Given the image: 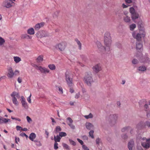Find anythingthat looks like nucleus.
I'll return each instance as SVG.
<instances>
[{"label":"nucleus","mask_w":150,"mask_h":150,"mask_svg":"<svg viewBox=\"0 0 150 150\" xmlns=\"http://www.w3.org/2000/svg\"><path fill=\"white\" fill-rule=\"evenodd\" d=\"M83 81L85 83L89 86H91L94 82L93 75L91 72H86L85 74Z\"/></svg>","instance_id":"1"},{"label":"nucleus","mask_w":150,"mask_h":150,"mask_svg":"<svg viewBox=\"0 0 150 150\" xmlns=\"http://www.w3.org/2000/svg\"><path fill=\"white\" fill-rule=\"evenodd\" d=\"M65 80L67 85L71 87L72 86V78L73 75L72 73L69 71H67L65 73Z\"/></svg>","instance_id":"2"},{"label":"nucleus","mask_w":150,"mask_h":150,"mask_svg":"<svg viewBox=\"0 0 150 150\" xmlns=\"http://www.w3.org/2000/svg\"><path fill=\"white\" fill-rule=\"evenodd\" d=\"M11 96L12 97V100L13 104L15 105L18 106L19 104V102L17 98L19 99L20 97L19 93L13 91L11 94Z\"/></svg>","instance_id":"3"},{"label":"nucleus","mask_w":150,"mask_h":150,"mask_svg":"<svg viewBox=\"0 0 150 150\" xmlns=\"http://www.w3.org/2000/svg\"><path fill=\"white\" fill-rule=\"evenodd\" d=\"M118 118V116L116 114L110 115L107 118V121L111 125H114L116 123Z\"/></svg>","instance_id":"4"},{"label":"nucleus","mask_w":150,"mask_h":150,"mask_svg":"<svg viewBox=\"0 0 150 150\" xmlns=\"http://www.w3.org/2000/svg\"><path fill=\"white\" fill-rule=\"evenodd\" d=\"M141 145L144 148L148 149L150 147V139H147L146 137L141 139Z\"/></svg>","instance_id":"5"},{"label":"nucleus","mask_w":150,"mask_h":150,"mask_svg":"<svg viewBox=\"0 0 150 150\" xmlns=\"http://www.w3.org/2000/svg\"><path fill=\"white\" fill-rule=\"evenodd\" d=\"M105 46V51L107 52L110 51L111 49L112 40H104Z\"/></svg>","instance_id":"6"},{"label":"nucleus","mask_w":150,"mask_h":150,"mask_svg":"<svg viewBox=\"0 0 150 150\" xmlns=\"http://www.w3.org/2000/svg\"><path fill=\"white\" fill-rule=\"evenodd\" d=\"M34 67L36 69L39 70L41 73L45 74L50 73V70L45 67H42L40 66H39L37 65H35Z\"/></svg>","instance_id":"7"},{"label":"nucleus","mask_w":150,"mask_h":150,"mask_svg":"<svg viewBox=\"0 0 150 150\" xmlns=\"http://www.w3.org/2000/svg\"><path fill=\"white\" fill-rule=\"evenodd\" d=\"M36 35L38 38H41L48 36L49 34L46 31L40 30L38 31L36 34Z\"/></svg>","instance_id":"8"},{"label":"nucleus","mask_w":150,"mask_h":150,"mask_svg":"<svg viewBox=\"0 0 150 150\" xmlns=\"http://www.w3.org/2000/svg\"><path fill=\"white\" fill-rule=\"evenodd\" d=\"M67 43L65 42H62L56 45V47L60 51L64 50L67 46Z\"/></svg>","instance_id":"9"},{"label":"nucleus","mask_w":150,"mask_h":150,"mask_svg":"<svg viewBox=\"0 0 150 150\" xmlns=\"http://www.w3.org/2000/svg\"><path fill=\"white\" fill-rule=\"evenodd\" d=\"M67 134L64 132H61L59 133V134L57 135L56 136L55 135L54 136V141H58V142H60L61 137H65L67 136Z\"/></svg>","instance_id":"10"},{"label":"nucleus","mask_w":150,"mask_h":150,"mask_svg":"<svg viewBox=\"0 0 150 150\" xmlns=\"http://www.w3.org/2000/svg\"><path fill=\"white\" fill-rule=\"evenodd\" d=\"M14 3L11 0H6L3 3L4 6L6 8H9L12 6V4Z\"/></svg>","instance_id":"11"},{"label":"nucleus","mask_w":150,"mask_h":150,"mask_svg":"<svg viewBox=\"0 0 150 150\" xmlns=\"http://www.w3.org/2000/svg\"><path fill=\"white\" fill-rule=\"evenodd\" d=\"M133 37L135 39H136L137 41H140L141 38V34L139 33H137L135 32H134L132 33Z\"/></svg>","instance_id":"12"},{"label":"nucleus","mask_w":150,"mask_h":150,"mask_svg":"<svg viewBox=\"0 0 150 150\" xmlns=\"http://www.w3.org/2000/svg\"><path fill=\"white\" fill-rule=\"evenodd\" d=\"M8 73L7 76L8 78H13L14 75V73L11 67H9L8 69Z\"/></svg>","instance_id":"13"},{"label":"nucleus","mask_w":150,"mask_h":150,"mask_svg":"<svg viewBox=\"0 0 150 150\" xmlns=\"http://www.w3.org/2000/svg\"><path fill=\"white\" fill-rule=\"evenodd\" d=\"M94 72L97 73L101 70V68L99 64H97L94 66L92 68Z\"/></svg>","instance_id":"14"},{"label":"nucleus","mask_w":150,"mask_h":150,"mask_svg":"<svg viewBox=\"0 0 150 150\" xmlns=\"http://www.w3.org/2000/svg\"><path fill=\"white\" fill-rule=\"evenodd\" d=\"M21 102L22 104V106L25 109H28V105L27 103L26 102L25 99L23 96L21 97Z\"/></svg>","instance_id":"15"},{"label":"nucleus","mask_w":150,"mask_h":150,"mask_svg":"<svg viewBox=\"0 0 150 150\" xmlns=\"http://www.w3.org/2000/svg\"><path fill=\"white\" fill-rule=\"evenodd\" d=\"M96 44L98 48L100 51L101 52L105 51V47L103 46L100 42L97 41L96 42Z\"/></svg>","instance_id":"16"},{"label":"nucleus","mask_w":150,"mask_h":150,"mask_svg":"<svg viewBox=\"0 0 150 150\" xmlns=\"http://www.w3.org/2000/svg\"><path fill=\"white\" fill-rule=\"evenodd\" d=\"M134 144V142L133 140H131L129 142L128 144V147L129 150H132Z\"/></svg>","instance_id":"17"},{"label":"nucleus","mask_w":150,"mask_h":150,"mask_svg":"<svg viewBox=\"0 0 150 150\" xmlns=\"http://www.w3.org/2000/svg\"><path fill=\"white\" fill-rule=\"evenodd\" d=\"M136 48L137 50L142 49L143 45L141 41H137L136 42Z\"/></svg>","instance_id":"18"},{"label":"nucleus","mask_w":150,"mask_h":150,"mask_svg":"<svg viewBox=\"0 0 150 150\" xmlns=\"http://www.w3.org/2000/svg\"><path fill=\"white\" fill-rule=\"evenodd\" d=\"M104 40H112L110 33L108 32L105 33L104 34Z\"/></svg>","instance_id":"19"},{"label":"nucleus","mask_w":150,"mask_h":150,"mask_svg":"<svg viewBox=\"0 0 150 150\" xmlns=\"http://www.w3.org/2000/svg\"><path fill=\"white\" fill-rule=\"evenodd\" d=\"M86 128L89 130H90L94 127L93 125L89 122L87 123L86 124Z\"/></svg>","instance_id":"20"},{"label":"nucleus","mask_w":150,"mask_h":150,"mask_svg":"<svg viewBox=\"0 0 150 150\" xmlns=\"http://www.w3.org/2000/svg\"><path fill=\"white\" fill-rule=\"evenodd\" d=\"M44 25V23H38L35 25V30H38L40 28L42 27Z\"/></svg>","instance_id":"21"},{"label":"nucleus","mask_w":150,"mask_h":150,"mask_svg":"<svg viewBox=\"0 0 150 150\" xmlns=\"http://www.w3.org/2000/svg\"><path fill=\"white\" fill-rule=\"evenodd\" d=\"M21 38L22 39H31L32 37L29 35L27 34H25L22 35H21Z\"/></svg>","instance_id":"22"},{"label":"nucleus","mask_w":150,"mask_h":150,"mask_svg":"<svg viewBox=\"0 0 150 150\" xmlns=\"http://www.w3.org/2000/svg\"><path fill=\"white\" fill-rule=\"evenodd\" d=\"M27 33L29 34L32 35L35 33V31L34 29L31 28L28 29L27 31Z\"/></svg>","instance_id":"23"},{"label":"nucleus","mask_w":150,"mask_h":150,"mask_svg":"<svg viewBox=\"0 0 150 150\" xmlns=\"http://www.w3.org/2000/svg\"><path fill=\"white\" fill-rule=\"evenodd\" d=\"M36 136L35 133H31L29 136V138L32 141H33L34 139L36 137Z\"/></svg>","instance_id":"24"},{"label":"nucleus","mask_w":150,"mask_h":150,"mask_svg":"<svg viewBox=\"0 0 150 150\" xmlns=\"http://www.w3.org/2000/svg\"><path fill=\"white\" fill-rule=\"evenodd\" d=\"M75 41L76 42L77 44L78 45L79 48V50H81L82 49L81 46L82 44L80 41L77 38H76L75 39Z\"/></svg>","instance_id":"25"},{"label":"nucleus","mask_w":150,"mask_h":150,"mask_svg":"<svg viewBox=\"0 0 150 150\" xmlns=\"http://www.w3.org/2000/svg\"><path fill=\"white\" fill-rule=\"evenodd\" d=\"M138 17V14L136 12L132 14V18L133 20L137 18Z\"/></svg>","instance_id":"26"},{"label":"nucleus","mask_w":150,"mask_h":150,"mask_svg":"<svg viewBox=\"0 0 150 150\" xmlns=\"http://www.w3.org/2000/svg\"><path fill=\"white\" fill-rule=\"evenodd\" d=\"M137 128L138 129H141L144 127L143 123L140 122L139 123L137 126Z\"/></svg>","instance_id":"27"},{"label":"nucleus","mask_w":150,"mask_h":150,"mask_svg":"<svg viewBox=\"0 0 150 150\" xmlns=\"http://www.w3.org/2000/svg\"><path fill=\"white\" fill-rule=\"evenodd\" d=\"M14 61L17 63L21 61V59L20 57L17 56H14L13 57Z\"/></svg>","instance_id":"28"},{"label":"nucleus","mask_w":150,"mask_h":150,"mask_svg":"<svg viewBox=\"0 0 150 150\" xmlns=\"http://www.w3.org/2000/svg\"><path fill=\"white\" fill-rule=\"evenodd\" d=\"M137 70L139 71L143 72L146 70V68L144 66H140L138 67Z\"/></svg>","instance_id":"29"},{"label":"nucleus","mask_w":150,"mask_h":150,"mask_svg":"<svg viewBox=\"0 0 150 150\" xmlns=\"http://www.w3.org/2000/svg\"><path fill=\"white\" fill-rule=\"evenodd\" d=\"M59 13V11H56L53 14V17L54 18H57Z\"/></svg>","instance_id":"30"},{"label":"nucleus","mask_w":150,"mask_h":150,"mask_svg":"<svg viewBox=\"0 0 150 150\" xmlns=\"http://www.w3.org/2000/svg\"><path fill=\"white\" fill-rule=\"evenodd\" d=\"M49 68L52 70H54L56 69V66L54 64H49L48 66Z\"/></svg>","instance_id":"31"},{"label":"nucleus","mask_w":150,"mask_h":150,"mask_svg":"<svg viewBox=\"0 0 150 150\" xmlns=\"http://www.w3.org/2000/svg\"><path fill=\"white\" fill-rule=\"evenodd\" d=\"M37 62H41L43 61V56H39L37 59Z\"/></svg>","instance_id":"32"},{"label":"nucleus","mask_w":150,"mask_h":150,"mask_svg":"<svg viewBox=\"0 0 150 150\" xmlns=\"http://www.w3.org/2000/svg\"><path fill=\"white\" fill-rule=\"evenodd\" d=\"M124 20L126 22H129L130 21V17L128 16H126L125 17H124Z\"/></svg>","instance_id":"33"},{"label":"nucleus","mask_w":150,"mask_h":150,"mask_svg":"<svg viewBox=\"0 0 150 150\" xmlns=\"http://www.w3.org/2000/svg\"><path fill=\"white\" fill-rule=\"evenodd\" d=\"M62 129L59 126H57L56 127L55 130V132L56 134H57L58 132H60L61 131Z\"/></svg>","instance_id":"34"},{"label":"nucleus","mask_w":150,"mask_h":150,"mask_svg":"<svg viewBox=\"0 0 150 150\" xmlns=\"http://www.w3.org/2000/svg\"><path fill=\"white\" fill-rule=\"evenodd\" d=\"M5 42V40L1 37H0V45H2Z\"/></svg>","instance_id":"35"},{"label":"nucleus","mask_w":150,"mask_h":150,"mask_svg":"<svg viewBox=\"0 0 150 150\" xmlns=\"http://www.w3.org/2000/svg\"><path fill=\"white\" fill-rule=\"evenodd\" d=\"M94 131L93 130H91L89 132V136L91 137L93 139L94 137L93 136Z\"/></svg>","instance_id":"36"},{"label":"nucleus","mask_w":150,"mask_h":150,"mask_svg":"<svg viewBox=\"0 0 150 150\" xmlns=\"http://www.w3.org/2000/svg\"><path fill=\"white\" fill-rule=\"evenodd\" d=\"M130 129V127H125L122 129V131L123 132H125L126 131H127L129 130Z\"/></svg>","instance_id":"37"},{"label":"nucleus","mask_w":150,"mask_h":150,"mask_svg":"<svg viewBox=\"0 0 150 150\" xmlns=\"http://www.w3.org/2000/svg\"><path fill=\"white\" fill-rule=\"evenodd\" d=\"M136 25L135 24L133 23L130 25V29L131 30H132L136 28Z\"/></svg>","instance_id":"38"},{"label":"nucleus","mask_w":150,"mask_h":150,"mask_svg":"<svg viewBox=\"0 0 150 150\" xmlns=\"http://www.w3.org/2000/svg\"><path fill=\"white\" fill-rule=\"evenodd\" d=\"M84 117L88 119L92 118L93 117V115L91 113H90L89 115H85Z\"/></svg>","instance_id":"39"},{"label":"nucleus","mask_w":150,"mask_h":150,"mask_svg":"<svg viewBox=\"0 0 150 150\" xmlns=\"http://www.w3.org/2000/svg\"><path fill=\"white\" fill-rule=\"evenodd\" d=\"M64 148H65L66 149L69 150L70 149L69 147V146L67 145V144L65 143H63L62 144Z\"/></svg>","instance_id":"40"},{"label":"nucleus","mask_w":150,"mask_h":150,"mask_svg":"<svg viewBox=\"0 0 150 150\" xmlns=\"http://www.w3.org/2000/svg\"><path fill=\"white\" fill-rule=\"evenodd\" d=\"M68 125L72 129H75V126L72 124V123H67Z\"/></svg>","instance_id":"41"},{"label":"nucleus","mask_w":150,"mask_h":150,"mask_svg":"<svg viewBox=\"0 0 150 150\" xmlns=\"http://www.w3.org/2000/svg\"><path fill=\"white\" fill-rule=\"evenodd\" d=\"M130 13L131 14L135 13V11L134 8L132 7H130L129 9Z\"/></svg>","instance_id":"42"},{"label":"nucleus","mask_w":150,"mask_h":150,"mask_svg":"<svg viewBox=\"0 0 150 150\" xmlns=\"http://www.w3.org/2000/svg\"><path fill=\"white\" fill-rule=\"evenodd\" d=\"M55 141V143L54 145V148L56 150L58 148V144L57 143L58 141Z\"/></svg>","instance_id":"43"},{"label":"nucleus","mask_w":150,"mask_h":150,"mask_svg":"<svg viewBox=\"0 0 150 150\" xmlns=\"http://www.w3.org/2000/svg\"><path fill=\"white\" fill-rule=\"evenodd\" d=\"M69 141L70 143V144H71V145H73V146H75L76 145V143L73 140H72L71 139H69Z\"/></svg>","instance_id":"44"},{"label":"nucleus","mask_w":150,"mask_h":150,"mask_svg":"<svg viewBox=\"0 0 150 150\" xmlns=\"http://www.w3.org/2000/svg\"><path fill=\"white\" fill-rule=\"evenodd\" d=\"M145 126H147L148 127L150 128V122L147 121L144 123Z\"/></svg>","instance_id":"45"},{"label":"nucleus","mask_w":150,"mask_h":150,"mask_svg":"<svg viewBox=\"0 0 150 150\" xmlns=\"http://www.w3.org/2000/svg\"><path fill=\"white\" fill-rule=\"evenodd\" d=\"M138 61L137 59H134L132 61V62L133 64H137L138 63Z\"/></svg>","instance_id":"46"},{"label":"nucleus","mask_w":150,"mask_h":150,"mask_svg":"<svg viewBox=\"0 0 150 150\" xmlns=\"http://www.w3.org/2000/svg\"><path fill=\"white\" fill-rule=\"evenodd\" d=\"M31 96V93H30V96L27 99L28 101V103H31V100L30 98Z\"/></svg>","instance_id":"47"},{"label":"nucleus","mask_w":150,"mask_h":150,"mask_svg":"<svg viewBox=\"0 0 150 150\" xmlns=\"http://www.w3.org/2000/svg\"><path fill=\"white\" fill-rule=\"evenodd\" d=\"M57 88L59 89V93L61 94H62L63 93V91L62 88L60 87H58Z\"/></svg>","instance_id":"48"},{"label":"nucleus","mask_w":150,"mask_h":150,"mask_svg":"<svg viewBox=\"0 0 150 150\" xmlns=\"http://www.w3.org/2000/svg\"><path fill=\"white\" fill-rule=\"evenodd\" d=\"M20 135L22 137L25 136L26 138H27L28 137V136L24 132H22L20 134Z\"/></svg>","instance_id":"49"},{"label":"nucleus","mask_w":150,"mask_h":150,"mask_svg":"<svg viewBox=\"0 0 150 150\" xmlns=\"http://www.w3.org/2000/svg\"><path fill=\"white\" fill-rule=\"evenodd\" d=\"M67 120L69 121V123H72L73 121L71 118L70 117H68L67 118Z\"/></svg>","instance_id":"50"},{"label":"nucleus","mask_w":150,"mask_h":150,"mask_svg":"<svg viewBox=\"0 0 150 150\" xmlns=\"http://www.w3.org/2000/svg\"><path fill=\"white\" fill-rule=\"evenodd\" d=\"M146 116L148 118H150V110L146 112Z\"/></svg>","instance_id":"51"},{"label":"nucleus","mask_w":150,"mask_h":150,"mask_svg":"<svg viewBox=\"0 0 150 150\" xmlns=\"http://www.w3.org/2000/svg\"><path fill=\"white\" fill-rule=\"evenodd\" d=\"M7 122V119L3 117L2 124L4 123H6Z\"/></svg>","instance_id":"52"},{"label":"nucleus","mask_w":150,"mask_h":150,"mask_svg":"<svg viewBox=\"0 0 150 150\" xmlns=\"http://www.w3.org/2000/svg\"><path fill=\"white\" fill-rule=\"evenodd\" d=\"M26 119L27 120V121L28 122L30 123V122L32 121V120L31 118L28 116H27L26 117Z\"/></svg>","instance_id":"53"},{"label":"nucleus","mask_w":150,"mask_h":150,"mask_svg":"<svg viewBox=\"0 0 150 150\" xmlns=\"http://www.w3.org/2000/svg\"><path fill=\"white\" fill-rule=\"evenodd\" d=\"M82 148L84 150H89L88 148L85 145H83L82 146Z\"/></svg>","instance_id":"54"},{"label":"nucleus","mask_w":150,"mask_h":150,"mask_svg":"<svg viewBox=\"0 0 150 150\" xmlns=\"http://www.w3.org/2000/svg\"><path fill=\"white\" fill-rule=\"evenodd\" d=\"M77 140L82 145V146L83 145V141L82 140H81L78 138L77 139Z\"/></svg>","instance_id":"55"},{"label":"nucleus","mask_w":150,"mask_h":150,"mask_svg":"<svg viewBox=\"0 0 150 150\" xmlns=\"http://www.w3.org/2000/svg\"><path fill=\"white\" fill-rule=\"evenodd\" d=\"M16 128L17 130H20L22 129V128L19 126H17Z\"/></svg>","instance_id":"56"},{"label":"nucleus","mask_w":150,"mask_h":150,"mask_svg":"<svg viewBox=\"0 0 150 150\" xmlns=\"http://www.w3.org/2000/svg\"><path fill=\"white\" fill-rule=\"evenodd\" d=\"M15 142L16 143L18 144V141L19 142L20 141V139L19 138H17L16 137H15Z\"/></svg>","instance_id":"57"},{"label":"nucleus","mask_w":150,"mask_h":150,"mask_svg":"<svg viewBox=\"0 0 150 150\" xmlns=\"http://www.w3.org/2000/svg\"><path fill=\"white\" fill-rule=\"evenodd\" d=\"M100 139L99 138L96 139V142L97 144L99 145Z\"/></svg>","instance_id":"58"},{"label":"nucleus","mask_w":150,"mask_h":150,"mask_svg":"<svg viewBox=\"0 0 150 150\" xmlns=\"http://www.w3.org/2000/svg\"><path fill=\"white\" fill-rule=\"evenodd\" d=\"M122 138L124 139H126L128 137L127 135L124 134L122 136Z\"/></svg>","instance_id":"59"},{"label":"nucleus","mask_w":150,"mask_h":150,"mask_svg":"<svg viewBox=\"0 0 150 150\" xmlns=\"http://www.w3.org/2000/svg\"><path fill=\"white\" fill-rule=\"evenodd\" d=\"M18 83H21L22 81L21 78L20 77H18Z\"/></svg>","instance_id":"60"},{"label":"nucleus","mask_w":150,"mask_h":150,"mask_svg":"<svg viewBox=\"0 0 150 150\" xmlns=\"http://www.w3.org/2000/svg\"><path fill=\"white\" fill-rule=\"evenodd\" d=\"M11 118L12 119H13V120H18L19 121H21V119L19 118H15L14 117H13V116H11Z\"/></svg>","instance_id":"61"},{"label":"nucleus","mask_w":150,"mask_h":150,"mask_svg":"<svg viewBox=\"0 0 150 150\" xmlns=\"http://www.w3.org/2000/svg\"><path fill=\"white\" fill-rule=\"evenodd\" d=\"M144 109L146 111V110L148 108V105L146 104H145L144 105Z\"/></svg>","instance_id":"62"},{"label":"nucleus","mask_w":150,"mask_h":150,"mask_svg":"<svg viewBox=\"0 0 150 150\" xmlns=\"http://www.w3.org/2000/svg\"><path fill=\"white\" fill-rule=\"evenodd\" d=\"M80 93H78L76 95L75 98H78L80 97Z\"/></svg>","instance_id":"63"},{"label":"nucleus","mask_w":150,"mask_h":150,"mask_svg":"<svg viewBox=\"0 0 150 150\" xmlns=\"http://www.w3.org/2000/svg\"><path fill=\"white\" fill-rule=\"evenodd\" d=\"M83 138L84 139L86 140H88V137L86 135H84L83 136Z\"/></svg>","instance_id":"64"}]
</instances>
